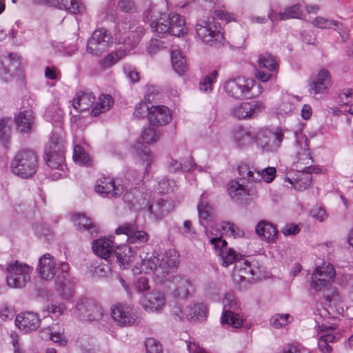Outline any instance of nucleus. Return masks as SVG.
Instances as JSON below:
<instances>
[{"label":"nucleus","mask_w":353,"mask_h":353,"mask_svg":"<svg viewBox=\"0 0 353 353\" xmlns=\"http://www.w3.org/2000/svg\"><path fill=\"white\" fill-rule=\"evenodd\" d=\"M294 99L289 95L284 96L282 98L281 102L278 105L277 112L281 115H285L291 113L295 108L294 103Z\"/></svg>","instance_id":"obj_44"},{"label":"nucleus","mask_w":353,"mask_h":353,"mask_svg":"<svg viewBox=\"0 0 353 353\" xmlns=\"http://www.w3.org/2000/svg\"><path fill=\"white\" fill-rule=\"evenodd\" d=\"M263 90L261 85L253 79L244 80V97L251 99L258 97Z\"/></svg>","instance_id":"obj_39"},{"label":"nucleus","mask_w":353,"mask_h":353,"mask_svg":"<svg viewBox=\"0 0 353 353\" xmlns=\"http://www.w3.org/2000/svg\"><path fill=\"white\" fill-rule=\"evenodd\" d=\"M124 72L132 83H137L140 79L139 72L131 65H125L123 67Z\"/></svg>","instance_id":"obj_63"},{"label":"nucleus","mask_w":353,"mask_h":353,"mask_svg":"<svg viewBox=\"0 0 353 353\" xmlns=\"http://www.w3.org/2000/svg\"><path fill=\"white\" fill-rule=\"evenodd\" d=\"M6 282L10 288L24 287L30 280L32 268L26 263L15 261L7 267Z\"/></svg>","instance_id":"obj_4"},{"label":"nucleus","mask_w":353,"mask_h":353,"mask_svg":"<svg viewBox=\"0 0 353 353\" xmlns=\"http://www.w3.org/2000/svg\"><path fill=\"white\" fill-rule=\"evenodd\" d=\"M258 63L260 68L275 72L276 74L278 72L279 64L277 59L275 56L270 53L265 52L260 54L258 59Z\"/></svg>","instance_id":"obj_35"},{"label":"nucleus","mask_w":353,"mask_h":353,"mask_svg":"<svg viewBox=\"0 0 353 353\" xmlns=\"http://www.w3.org/2000/svg\"><path fill=\"white\" fill-rule=\"evenodd\" d=\"M126 55L127 52L125 50L119 48L105 55L99 61V65L103 70L109 69L117 63H118L120 60L123 59Z\"/></svg>","instance_id":"obj_33"},{"label":"nucleus","mask_w":353,"mask_h":353,"mask_svg":"<svg viewBox=\"0 0 353 353\" xmlns=\"http://www.w3.org/2000/svg\"><path fill=\"white\" fill-rule=\"evenodd\" d=\"M113 103L114 101L110 95L101 94L98 99V102L92 110V114L97 117L101 113L109 110Z\"/></svg>","instance_id":"obj_38"},{"label":"nucleus","mask_w":353,"mask_h":353,"mask_svg":"<svg viewBox=\"0 0 353 353\" xmlns=\"http://www.w3.org/2000/svg\"><path fill=\"white\" fill-rule=\"evenodd\" d=\"M188 320L203 321L205 319L207 309L203 303H192L187 307Z\"/></svg>","instance_id":"obj_37"},{"label":"nucleus","mask_w":353,"mask_h":353,"mask_svg":"<svg viewBox=\"0 0 353 353\" xmlns=\"http://www.w3.org/2000/svg\"><path fill=\"white\" fill-rule=\"evenodd\" d=\"M164 48L163 42L159 39H151L146 48L148 54H154Z\"/></svg>","instance_id":"obj_58"},{"label":"nucleus","mask_w":353,"mask_h":353,"mask_svg":"<svg viewBox=\"0 0 353 353\" xmlns=\"http://www.w3.org/2000/svg\"><path fill=\"white\" fill-rule=\"evenodd\" d=\"M197 37L203 42L210 46H215L221 42L223 36L221 32L210 17L200 19L195 26Z\"/></svg>","instance_id":"obj_6"},{"label":"nucleus","mask_w":353,"mask_h":353,"mask_svg":"<svg viewBox=\"0 0 353 353\" xmlns=\"http://www.w3.org/2000/svg\"><path fill=\"white\" fill-rule=\"evenodd\" d=\"M170 289L173 296L179 299L187 298L193 291L192 282L186 277L176 275L172 277L170 284Z\"/></svg>","instance_id":"obj_16"},{"label":"nucleus","mask_w":353,"mask_h":353,"mask_svg":"<svg viewBox=\"0 0 353 353\" xmlns=\"http://www.w3.org/2000/svg\"><path fill=\"white\" fill-rule=\"evenodd\" d=\"M276 168L268 167L261 170H254L248 171L247 173V183L244 184V196H250L252 199L256 195L257 185L262 181L266 183L272 182L276 176Z\"/></svg>","instance_id":"obj_5"},{"label":"nucleus","mask_w":353,"mask_h":353,"mask_svg":"<svg viewBox=\"0 0 353 353\" xmlns=\"http://www.w3.org/2000/svg\"><path fill=\"white\" fill-rule=\"evenodd\" d=\"M315 321L319 327L318 348L321 353H331L332 347L330 343L336 341V337L332 333L337 327L336 323H321L317 318Z\"/></svg>","instance_id":"obj_10"},{"label":"nucleus","mask_w":353,"mask_h":353,"mask_svg":"<svg viewBox=\"0 0 353 353\" xmlns=\"http://www.w3.org/2000/svg\"><path fill=\"white\" fill-rule=\"evenodd\" d=\"M160 257L158 256H151L148 259H142V269L150 270H157L160 268Z\"/></svg>","instance_id":"obj_52"},{"label":"nucleus","mask_w":353,"mask_h":353,"mask_svg":"<svg viewBox=\"0 0 353 353\" xmlns=\"http://www.w3.org/2000/svg\"><path fill=\"white\" fill-rule=\"evenodd\" d=\"M159 138V134L157 133V130L152 128L144 129L141 134V139L148 144L156 142Z\"/></svg>","instance_id":"obj_54"},{"label":"nucleus","mask_w":353,"mask_h":353,"mask_svg":"<svg viewBox=\"0 0 353 353\" xmlns=\"http://www.w3.org/2000/svg\"><path fill=\"white\" fill-rule=\"evenodd\" d=\"M312 23L314 26L319 28H333L341 34L343 41H345L348 38L347 34L345 32L342 34L341 31L343 30V24L339 21L326 19L323 17H317L312 21Z\"/></svg>","instance_id":"obj_32"},{"label":"nucleus","mask_w":353,"mask_h":353,"mask_svg":"<svg viewBox=\"0 0 353 353\" xmlns=\"http://www.w3.org/2000/svg\"><path fill=\"white\" fill-rule=\"evenodd\" d=\"M41 320L37 313L26 312L19 314L15 319V324L18 328L28 333L36 330L40 325Z\"/></svg>","instance_id":"obj_17"},{"label":"nucleus","mask_w":353,"mask_h":353,"mask_svg":"<svg viewBox=\"0 0 353 353\" xmlns=\"http://www.w3.org/2000/svg\"><path fill=\"white\" fill-rule=\"evenodd\" d=\"M166 300L164 294L159 291H152L143 295L140 303L148 312H159L165 305Z\"/></svg>","instance_id":"obj_14"},{"label":"nucleus","mask_w":353,"mask_h":353,"mask_svg":"<svg viewBox=\"0 0 353 353\" xmlns=\"http://www.w3.org/2000/svg\"><path fill=\"white\" fill-rule=\"evenodd\" d=\"M11 171L15 175L23 179L32 176L38 168V157L30 149L19 151L14 157L11 165Z\"/></svg>","instance_id":"obj_2"},{"label":"nucleus","mask_w":353,"mask_h":353,"mask_svg":"<svg viewBox=\"0 0 353 353\" xmlns=\"http://www.w3.org/2000/svg\"><path fill=\"white\" fill-rule=\"evenodd\" d=\"M224 89L227 94L236 99H240L243 95V88L236 79H230L225 82Z\"/></svg>","instance_id":"obj_41"},{"label":"nucleus","mask_w":353,"mask_h":353,"mask_svg":"<svg viewBox=\"0 0 353 353\" xmlns=\"http://www.w3.org/2000/svg\"><path fill=\"white\" fill-rule=\"evenodd\" d=\"M159 256L160 257V269L163 272L169 269L176 268L179 263V254L174 249H169Z\"/></svg>","instance_id":"obj_31"},{"label":"nucleus","mask_w":353,"mask_h":353,"mask_svg":"<svg viewBox=\"0 0 353 353\" xmlns=\"http://www.w3.org/2000/svg\"><path fill=\"white\" fill-rule=\"evenodd\" d=\"M292 319L293 317L288 314H276L270 319V323L274 327L279 329L287 325Z\"/></svg>","instance_id":"obj_46"},{"label":"nucleus","mask_w":353,"mask_h":353,"mask_svg":"<svg viewBox=\"0 0 353 353\" xmlns=\"http://www.w3.org/2000/svg\"><path fill=\"white\" fill-rule=\"evenodd\" d=\"M198 213L200 219L207 220L213 212L212 207L207 202L201 201L198 205Z\"/></svg>","instance_id":"obj_55"},{"label":"nucleus","mask_w":353,"mask_h":353,"mask_svg":"<svg viewBox=\"0 0 353 353\" xmlns=\"http://www.w3.org/2000/svg\"><path fill=\"white\" fill-rule=\"evenodd\" d=\"M115 233L118 235L125 234L130 243H142L148 240V234L142 230H138L134 223H125L118 227Z\"/></svg>","instance_id":"obj_15"},{"label":"nucleus","mask_w":353,"mask_h":353,"mask_svg":"<svg viewBox=\"0 0 353 353\" xmlns=\"http://www.w3.org/2000/svg\"><path fill=\"white\" fill-rule=\"evenodd\" d=\"M56 285L57 290L63 298L68 299L72 295L73 286L70 282L65 280H56Z\"/></svg>","instance_id":"obj_49"},{"label":"nucleus","mask_w":353,"mask_h":353,"mask_svg":"<svg viewBox=\"0 0 353 353\" xmlns=\"http://www.w3.org/2000/svg\"><path fill=\"white\" fill-rule=\"evenodd\" d=\"M72 221L77 230L81 232L87 231L90 236H94L98 233L97 227L84 214H74Z\"/></svg>","instance_id":"obj_28"},{"label":"nucleus","mask_w":353,"mask_h":353,"mask_svg":"<svg viewBox=\"0 0 353 353\" xmlns=\"http://www.w3.org/2000/svg\"><path fill=\"white\" fill-rule=\"evenodd\" d=\"M145 345L147 353H163L161 344L154 338L146 339Z\"/></svg>","instance_id":"obj_53"},{"label":"nucleus","mask_w":353,"mask_h":353,"mask_svg":"<svg viewBox=\"0 0 353 353\" xmlns=\"http://www.w3.org/2000/svg\"><path fill=\"white\" fill-rule=\"evenodd\" d=\"M217 77V71L213 70L210 74L204 78L203 81L200 83V90L205 92H211L212 89V84L216 81Z\"/></svg>","instance_id":"obj_51"},{"label":"nucleus","mask_w":353,"mask_h":353,"mask_svg":"<svg viewBox=\"0 0 353 353\" xmlns=\"http://www.w3.org/2000/svg\"><path fill=\"white\" fill-rule=\"evenodd\" d=\"M256 234L268 243H274L277 239L278 231L276 227L267 221H260L256 226Z\"/></svg>","instance_id":"obj_27"},{"label":"nucleus","mask_w":353,"mask_h":353,"mask_svg":"<svg viewBox=\"0 0 353 353\" xmlns=\"http://www.w3.org/2000/svg\"><path fill=\"white\" fill-rule=\"evenodd\" d=\"M150 109L145 102H139L135 106L134 116L137 119L143 118L146 114H148Z\"/></svg>","instance_id":"obj_62"},{"label":"nucleus","mask_w":353,"mask_h":353,"mask_svg":"<svg viewBox=\"0 0 353 353\" xmlns=\"http://www.w3.org/2000/svg\"><path fill=\"white\" fill-rule=\"evenodd\" d=\"M57 6L74 14L82 12L85 9L83 5H82L79 0H60Z\"/></svg>","instance_id":"obj_42"},{"label":"nucleus","mask_w":353,"mask_h":353,"mask_svg":"<svg viewBox=\"0 0 353 353\" xmlns=\"http://www.w3.org/2000/svg\"><path fill=\"white\" fill-rule=\"evenodd\" d=\"M73 159L76 163L80 165L88 166L90 164V159L88 154L79 145H76L74 148Z\"/></svg>","instance_id":"obj_43"},{"label":"nucleus","mask_w":353,"mask_h":353,"mask_svg":"<svg viewBox=\"0 0 353 353\" xmlns=\"http://www.w3.org/2000/svg\"><path fill=\"white\" fill-rule=\"evenodd\" d=\"M39 274L42 279L51 280L57 273V263L50 254L46 253L39 259Z\"/></svg>","instance_id":"obj_19"},{"label":"nucleus","mask_w":353,"mask_h":353,"mask_svg":"<svg viewBox=\"0 0 353 353\" xmlns=\"http://www.w3.org/2000/svg\"><path fill=\"white\" fill-rule=\"evenodd\" d=\"M95 101V97L92 92L79 91L72 100V106L78 112L89 110Z\"/></svg>","instance_id":"obj_26"},{"label":"nucleus","mask_w":353,"mask_h":353,"mask_svg":"<svg viewBox=\"0 0 353 353\" xmlns=\"http://www.w3.org/2000/svg\"><path fill=\"white\" fill-rule=\"evenodd\" d=\"M301 10L299 5H294L287 8L284 12H279L278 13L271 10L268 14V18L272 22L275 21H283L289 19H300L301 17Z\"/></svg>","instance_id":"obj_30"},{"label":"nucleus","mask_w":353,"mask_h":353,"mask_svg":"<svg viewBox=\"0 0 353 353\" xmlns=\"http://www.w3.org/2000/svg\"><path fill=\"white\" fill-rule=\"evenodd\" d=\"M137 256L131 248L127 245H121L117 247L114 259L123 269L128 268L134 261Z\"/></svg>","instance_id":"obj_23"},{"label":"nucleus","mask_w":353,"mask_h":353,"mask_svg":"<svg viewBox=\"0 0 353 353\" xmlns=\"http://www.w3.org/2000/svg\"><path fill=\"white\" fill-rule=\"evenodd\" d=\"M339 103L341 105H347L353 101V90L350 88L343 90L339 94Z\"/></svg>","instance_id":"obj_59"},{"label":"nucleus","mask_w":353,"mask_h":353,"mask_svg":"<svg viewBox=\"0 0 353 353\" xmlns=\"http://www.w3.org/2000/svg\"><path fill=\"white\" fill-rule=\"evenodd\" d=\"M166 21L170 29V34L176 37L183 35L187 32L185 19L176 13L166 15Z\"/></svg>","instance_id":"obj_25"},{"label":"nucleus","mask_w":353,"mask_h":353,"mask_svg":"<svg viewBox=\"0 0 353 353\" xmlns=\"http://www.w3.org/2000/svg\"><path fill=\"white\" fill-rule=\"evenodd\" d=\"M75 312L79 319L90 321H99L103 314L101 306L94 300L88 298H82L78 300L76 303Z\"/></svg>","instance_id":"obj_7"},{"label":"nucleus","mask_w":353,"mask_h":353,"mask_svg":"<svg viewBox=\"0 0 353 353\" xmlns=\"http://www.w3.org/2000/svg\"><path fill=\"white\" fill-rule=\"evenodd\" d=\"M218 230L223 234L236 238L239 236V230L232 223L223 221L219 224Z\"/></svg>","instance_id":"obj_47"},{"label":"nucleus","mask_w":353,"mask_h":353,"mask_svg":"<svg viewBox=\"0 0 353 353\" xmlns=\"http://www.w3.org/2000/svg\"><path fill=\"white\" fill-rule=\"evenodd\" d=\"M12 121L10 119H2L0 120V139L6 140L10 131Z\"/></svg>","instance_id":"obj_56"},{"label":"nucleus","mask_w":353,"mask_h":353,"mask_svg":"<svg viewBox=\"0 0 353 353\" xmlns=\"http://www.w3.org/2000/svg\"><path fill=\"white\" fill-rule=\"evenodd\" d=\"M95 191L101 194H105L108 197L120 196L123 192V187L116 185L113 179L109 176H103L99 179L94 187Z\"/></svg>","instance_id":"obj_18"},{"label":"nucleus","mask_w":353,"mask_h":353,"mask_svg":"<svg viewBox=\"0 0 353 353\" xmlns=\"http://www.w3.org/2000/svg\"><path fill=\"white\" fill-rule=\"evenodd\" d=\"M111 34L105 28L95 30L87 43V52L94 56L103 53L112 42Z\"/></svg>","instance_id":"obj_8"},{"label":"nucleus","mask_w":353,"mask_h":353,"mask_svg":"<svg viewBox=\"0 0 353 353\" xmlns=\"http://www.w3.org/2000/svg\"><path fill=\"white\" fill-rule=\"evenodd\" d=\"M45 159L52 169L63 170L65 166L64 141L62 137L54 133L45 149Z\"/></svg>","instance_id":"obj_3"},{"label":"nucleus","mask_w":353,"mask_h":353,"mask_svg":"<svg viewBox=\"0 0 353 353\" xmlns=\"http://www.w3.org/2000/svg\"><path fill=\"white\" fill-rule=\"evenodd\" d=\"M264 105L260 101L244 103V119L254 118L264 110Z\"/></svg>","instance_id":"obj_40"},{"label":"nucleus","mask_w":353,"mask_h":353,"mask_svg":"<svg viewBox=\"0 0 353 353\" xmlns=\"http://www.w3.org/2000/svg\"><path fill=\"white\" fill-rule=\"evenodd\" d=\"M172 119L170 110L163 105L152 106L148 112V120L154 126L164 125Z\"/></svg>","instance_id":"obj_20"},{"label":"nucleus","mask_w":353,"mask_h":353,"mask_svg":"<svg viewBox=\"0 0 353 353\" xmlns=\"http://www.w3.org/2000/svg\"><path fill=\"white\" fill-rule=\"evenodd\" d=\"M165 201L162 199L158 200L148 206V211L152 214H153L157 219H161L164 216L165 213L167 212V210L165 208Z\"/></svg>","instance_id":"obj_48"},{"label":"nucleus","mask_w":353,"mask_h":353,"mask_svg":"<svg viewBox=\"0 0 353 353\" xmlns=\"http://www.w3.org/2000/svg\"><path fill=\"white\" fill-rule=\"evenodd\" d=\"M115 245L110 239H99L94 241L92 250L96 255L105 260L114 259Z\"/></svg>","instance_id":"obj_21"},{"label":"nucleus","mask_w":353,"mask_h":353,"mask_svg":"<svg viewBox=\"0 0 353 353\" xmlns=\"http://www.w3.org/2000/svg\"><path fill=\"white\" fill-rule=\"evenodd\" d=\"M223 312L221 319L222 324L231 325L233 328H240L243 326V319L234 312L236 307V301L232 294H227L223 300Z\"/></svg>","instance_id":"obj_12"},{"label":"nucleus","mask_w":353,"mask_h":353,"mask_svg":"<svg viewBox=\"0 0 353 353\" xmlns=\"http://www.w3.org/2000/svg\"><path fill=\"white\" fill-rule=\"evenodd\" d=\"M256 144L264 150H270L271 148L268 145V137L262 132L257 131L254 128H250L244 132V145Z\"/></svg>","instance_id":"obj_24"},{"label":"nucleus","mask_w":353,"mask_h":353,"mask_svg":"<svg viewBox=\"0 0 353 353\" xmlns=\"http://www.w3.org/2000/svg\"><path fill=\"white\" fill-rule=\"evenodd\" d=\"M296 168L301 169L294 178L288 177L285 181L297 190L303 191L308 188L312 183V175L309 173L312 158L309 152V142L305 135L296 134Z\"/></svg>","instance_id":"obj_1"},{"label":"nucleus","mask_w":353,"mask_h":353,"mask_svg":"<svg viewBox=\"0 0 353 353\" xmlns=\"http://www.w3.org/2000/svg\"><path fill=\"white\" fill-rule=\"evenodd\" d=\"M331 85V76L325 69L321 70L316 78L310 84L309 92L312 94L324 93Z\"/></svg>","instance_id":"obj_22"},{"label":"nucleus","mask_w":353,"mask_h":353,"mask_svg":"<svg viewBox=\"0 0 353 353\" xmlns=\"http://www.w3.org/2000/svg\"><path fill=\"white\" fill-rule=\"evenodd\" d=\"M242 178L239 177L230 181L228 183L227 191L232 201L241 203L243 200Z\"/></svg>","instance_id":"obj_34"},{"label":"nucleus","mask_w":353,"mask_h":353,"mask_svg":"<svg viewBox=\"0 0 353 353\" xmlns=\"http://www.w3.org/2000/svg\"><path fill=\"white\" fill-rule=\"evenodd\" d=\"M244 274H247L248 276H244V281L246 279L249 282L254 281L255 280L254 276L257 274L258 270L252 268L250 262L248 260H244Z\"/></svg>","instance_id":"obj_61"},{"label":"nucleus","mask_w":353,"mask_h":353,"mask_svg":"<svg viewBox=\"0 0 353 353\" xmlns=\"http://www.w3.org/2000/svg\"><path fill=\"white\" fill-rule=\"evenodd\" d=\"M17 130L23 133L30 132L34 124V116L31 110L21 112L15 117Z\"/></svg>","instance_id":"obj_29"},{"label":"nucleus","mask_w":353,"mask_h":353,"mask_svg":"<svg viewBox=\"0 0 353 353\" xmlns=\"http://www.w3.org/2000/svg\"><path fill=\"white\" fill-rule=\"evenodd\" d=\"M118 7L124 12H133L136 10V5L132 0H120Z\"/></svg>","instance_id":"obj_64"},{"label":"nucleus","mask_w":353,"mask_h":353,"mask_svg":"<svg viewBox=\"0 0 353 353\" xmlns=\"http://www.w3.org/2000/svg\"><path fill=\"white\" fill-rule=\"evenodd\" d=\"M273 136L274 140L272 141V143L270 144L268 143L269 146L271 148V150H270L269 151L277 150L281 146V144L284 138L283 130L280 128H276L273 133Z\"/></svg>","instance_id":"obj_57"},{"label":"nucleus","mask_w":353,"mask_h":353,"mask_svg":"<svg viewBox=\"0 0 353 353\" xmlns=\"http://www.w3.org/2000/svg\"><path fill=\"white\" fill-rule=\"evenodd\" d=\"M111 314L113 319L121 326L132 325L137 321L133 308L126 304L117 303L112 306Z\"/></svg>","instance_id":"obj_13"},{"label":"nucleus","mask_w":353,"mask_h":353,"mask_svg":"<svg viewBox=\"0 0 353 353\" xmlns=\"http://www.w3.org/2000/svg\"><path fill=\"white\" fill-rule=\"evenodd\" d=\"M143 34V28L141 26L137 27L135 30H132L131 32L130 35L128 36L127 38L123 39V42L125 45L133 47L139 42L141 36Z\"/></svg>","instance_id":"obj_50"},{"label":"nucleus","mask_w":353,"mask_h":353,"mask_svg":"<svg viewBox=\"0 0 353 353\" xmlns=\"http://www.w3.org/2000/svg\"><path fill=\"white\" fill-rule=\"evenodd\" d=\"M210 243L213 245L216 254L220 256L224 266H228L236 261L239 256H241L237 254L233 249L228 248L227 241L221 237L212 238Z\"/></svg>","instance_id":"obj_11"},{"label":"nucleus","mask_w":353,"mask_h":353,"mask_svg":"<svg viewBox=\"0 0 353 353\" xmlns=\"http://www.w3.org/2000/svg\"><path fill=\"white\" fill-rule=\"evenodd\" d=\"M171 59L173 69L179 75H183L187 71V63L185 57L178 50H172Z\"/></svg>","instance_id":"obj_36"},{"label":"nucleus","mask_w":353,"mask_h":353,"mask_svg":"<svg viewBox=\"0 0 353 353\" xmlns=\"http://www.w3.org/2000/svg\"><path fill=\"white\" fill-rule=\"evenodd\" d=\"M335 276L334 267L329 263H323L322 266H317L311 277L310 286L318 292L330 285Z\"/></svg>","instance_id":"obj_9"},{"label":"nucleus","mask_w":353,"mask_h":353,"mask_svg":"<svg viewBox=\"0 0 353 353\" xmlns=\"http://www.w3.org/2000/svg\"><path fill=\"white\" fill-rule=\"evenodd\" d=\"M231 139L236 144L237 146L241 147L242 145L243 139V129L242 125L234 127L231 131Z\"/></svg>","instance_id":"obj_60"},{"label":"nucleus","mask_w":353,"mask_h":353,"mask_svg":"<svg viewBox=\"0 0 353 353\" xmlns=\"http://www.w3.org/2000/svg\"><path fill=\"white\" fill-rule=\"evenodd\" d=\"M166 14H163L159 21H153L151 23V28L153 32H156L159 36H163L166 34H170V29L166 21Z\"/></svg>","instance_id":"obj_45"}]
</instances>
